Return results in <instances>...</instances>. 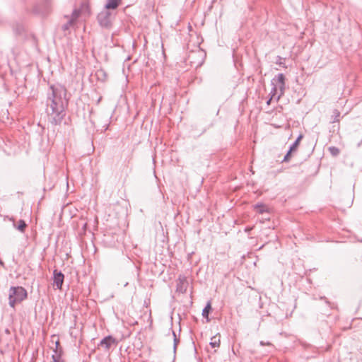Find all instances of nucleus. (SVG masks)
I'll use <instances>...</instances> for the list:
<instances>
[{
  "label": "nucleus",
  "mask_w": 362,
  "mask_h": 362,
  "mask_svg": "<svg viewBox=\"0 0 362 362\" xmlns=\"http://www.w3.org/2000/svg\"><path fill=\"white\" fill-rule=\"evenodd\" d=\"M66 88L59 83L50 85L46 100V112L48 121L52 125L62 123L66 113L65 108L68 104Z\"/></svg>",
  "instance_id": "obj_1"
},
{
  "label": "nucleus",
  "mask_w": 362,
  "mask_h": 362,
  "mask_svg": "<svg viewBox=\"0 0 362 362\" xmlns=\"http://www.w3.org/2000/svg\"><path fill=\"white\" fill-rule=\"evenodd\" d=\"M285 80L284 75L283 74H279L271 81L272 88L269 95L276 96V101H279L281 97L284 95L286 87Z\"/></svg>",
  "instance_id": "obj_2"
},
{
  "label": "nucleus",
  "mask_w": 362,
  "mask_h": 362,
  "mask_svg": "<svg viewBox=\"0 0 362 362\" xmlns=\"http://www.w3.org/2000/svg\"><path fill=\"white\" fill-rule=\"evenodd\" d=\"M27 298L26 290L21 286H12L9 289V305L14 308L16 304L21 302Z\"/></svg>",
  "instance_id": "obj_3"
},
{
  "label": "nucleus",
  "mask_w": 362,
  "mask_h": 362,
  "mask_svg": "<svg viewBox=\"0 0 362 362\" xmlns=\"http://www.w3.org/2000/svg\"><path fill=\"white\" fill-rule=\"evenodd\" d=\"M112 12L104 9L97 16V20L99 25L105 28H110L112 25Z\"/></svg>",
  "instance_id": "obj_4"
},
{
  "label": "nucleus",
  "mask_w": 362,
  "mask_h": 362,
  "mask_svg": "<svg viewBox=\"0 0 362 362\" xmlns=\"http://www.w3.org/2000/svg\"><path fill=\"white\" fill-rule=\"evenodd\" d=\"M53 286L57 289H61L64 283V276L62 272L54 269L53 272Z\"/></svg>",
  "instance_id": "obj_5"
},
{
  "label": "nucleus",
  "mask_w": 362,
  "mask_h": 362,
  "mask_svg": "<svg viewBox=\"0 0 362 362\" xmlns=\"http://www.w3.org/2000/svg\"><path fill=\"white\" fill-rule=\"evenodd\" d=\"M63 350L59 341L55 343L54 354H52L53 362H63L62 358Z\"/></svg>",
  "instance_id": "obj_6"
},
{
  "label": "nucleus",
  "mask_w": 362,
  "mask_h": 362,
  "mask_svg": "<svg viewBox=\"0 0 362 362\" xmlns=\"http://www.w3.org/2000/svg\"><path fill=\"white\" fill-rule=\"evenodd\" d=\"M117 344V340L112 336L109 335V336L104 337L100 341L99 345L102 347H104L105 350H109L112 344Z\"/></svg>",
  "instance_id": "obj_7"
},
{
  "label": "nucleus",
  "mask_w": 362,
  "mask_h": 362,
  "mask_svg": "<svg viewBox=\"0 0 362 362\" xmlns=\"http://www.w3.org/2000/svg\"><path fill=\"white\" fill-rule=\"evenodd\" d=\"M122 0H107L105 9L107 11L115 10L120 4Z\"/></svg>",
  "instance_id": "obj_8"
},
{
  "label": "nucleus",
  "mask_w": 362,
  "mask_h": 362,
  "mask_svg": "<svg viewBox=\"0 0 362 362\" xmlns=\"http://www.w3.org/2000/svg\"><path fill=\"white\" fill-rule=\"evenodd\" d=\"M13 226L21 233H23L27 228V224L25 221L19 220L17 224H13Z\"/></svg>",
  "instance_id": "obj_9"
},
{
  "label": "nucleus",
  "mask_w": 362,
  "mask_h": 362,
  "mask_svg": "<svg viewBox=\"0 0 362 362\" xmlns=\"http://www.w3.org/2000/svg\"><path fill=\"white\" fill-rule=\"evenodd\" d=\"M210 345L213 348L219 347L220 346V336H214L211 339Z\"/></svg>",
  "instance_id": "obj_10"
},
{
  "label": "nucleus",
  "mask_w": 362,
  "mask_h": 362,
  "mask_svg": "<svg viewBox=\"0 0 362 362\" xmlns=\"http://www.w3.org/2000/svg\"><path fill=\"white\" fill-rule=\"evenodd\" d=\"M80 13H81L80 10L74 9L69 19L76 24L77 18L80 16Z\"/></svg>",
  "instance_id": "obj_11"
},
{
  "label": "nucleus",
  "mask_w": 362,
  "mask_h": 362,
  "mask_svg": "<svg viewBox=\"0 0 362 362\" xmlns=\"http://www.w3.org/2000/svg\"><path fill=\"white\" fill-rule=\"evenodd\" d=\"M303 137V136L302 134H300L296 139V140L292 144L289 148H291V151H296Z\"/></svg>",
  "instance_id": "obj_12"
},
{
  "label": "nucleus",
  "mask_w": 362,
  "mask_h": 362,
  "mask_svg": "<svg viewBox=\"0 0 362 362\" xmlns=\"http://www.w3.org/2000/svg\"><path fill=\"white\" fill-rule=\"evenodd\" d=\"M211 310V303L208 302L205 308L202 310V316L205 318H207V321H209V314L210 310Z\"/></svg>",
  "instance_id": "obj_13"
},
{
  "label": "nucleus",
  "mask_w": 362,
  "mask_h": 362,
  "mask_svg": "<svg viewBox=\"0 0 362 362\" xmlns=\"http://www.w3.org/2000/svg\"><path fill=\"white\" fill-rule=\"evenodd\" d=\"M75 23H73L69 19L68 20L67 23L62 25V28L64 32L68 31L71 28H74L75 26Z\"/></svg>",
  "instance_id": "obj_14"
},
{
  "label": "nucleus",
  "mask_w": 362,
  "mask_h": 362,
  "mask_svg": "<svg viewBox=\"0 0 362 362\" xmlns=\"http://www.w3.org/2000/svg\"><path fill=\"white\" fill-rule=\"evenodd\" d=\"M255 209H257L259 214H263L267 211V206L262 204H257L255 206Z\"/></svg>",
  "instance_id": "obj_15"
},
{
  "label": "nucleus",
  "mask_w": 362,
  "mask_h": 362,
  "mask_svg": "<svg viewBox=\"0 0 362 362\" xmlns=\"http://www.w3.org/2000/svg\"><path fill=\"white\" fill-rule=\"evenodd\" d=\"M333 120L332 122H339V117H340V112L338 110H334L333 111Z\"/></svg>",
  "instance_id": "obj_16"
},
{
  "label": "nucleus",
  "mask_w": 362,
  "mask_h": 362,
  "mask_svg": "<svg viewBox=\"0 0 362 362\" xmlns=\"http://www.w3.org/2000/svg\"><path fill=\"white\" fill-rule=\"evenodd\" d=\"M329 151L334 156H338L340 153L339 149L335 146H330L329 148Z\"/></svg>",
  "instance_id": "obj_17"
},
{
  "label": "nucleus",
  "mask_w": 362,
  "mask_h": 362,
  "mask_svg": "<svg viewBox=\"0 0 362 362\" xmlns=\"http://www.w3.org/2000/svg\"><path fill=\"white\" fill-rule=\"evenodd\" d=\"M293 152H294V151H291V149L289 148L287 153L285 155L282 162H285V163L288 162L291 158V154Z\"/></svg>",
  "instance_id": "obj_18"
},
{
  "label": "nucleus",
  "mask_w": 362,
  "mask_h": 362,
  "mask_svg": "<svg viewBox=\"0 0 362 362\" xmlns=\"http://www.w3.org/2000/svg\"><path fill=\"white\" fill-rule=\"evenodd\" d=\"M173 332V334L174 336V344H173V348H174V351L176 350V348H177V344H179L180 342V339L177 338L176 337V334L175 333L174 331H172Z\"/></svg>",
  "instance_id": "obj_19"
},
{
  "label": "nucleus",
  "mask_w": 362,
  "mask_h": 362,
  "mask_svg": "<svg viewBox=\"0 0 362 362\" xmlns=\"http://www.w3.org/2000/svg\"><path fill=\"white\" fill-rule=\"evenodd\" d=\"M259 344H260L261 346H265V345H267V346H272V343H270V342H264V341H261Z\"/></svg>",
  "instance_id": "obj_20"
},
{
  "label": "nucleus",
  "mask_w": 362,
  "mask_h": 362,
  "mask_svg": "<svg viewBox=\"0 0 362 362\" xmlns=\"http://www.w3.org/2000/svg\"><path fill=\"white\" fill-rule=\"evenodd\" d=\"M271 95V96H270V98L267 101V105H269V104H270V103H271V101H272V100L273 98H276V96H272V95Z\"/></svg>",
  "instance_id": "obj_21"
},
{
  "label": "nucleus",
  "mask_w": 362,
  "mask_h": 362,
  "mask_svg": "<svg viewBox=\"0 0 362 362\" xmlns=\"http://www.w3.org/2000/svg\"><path fill=\"white\" fill-rule=\"evenodd\" d=\"M276 63L279 65H283V63L281 62V58L279 57V61H277Z\"/></svg>",
  "instance_id": "obj_22"
},
{
  "label": "nucleus",
  "mask_w": 362,
  "mask_h": 362,
  "mask_svg": "<svg viewBox=\"0 0 362 362\" xmlns=\"http://www.w3.org/2000/svg\"><path fill=\"white\" fill-rule=\"evenodd\" d=\"M179 281L180 282H186L187 281H186L185 278L181 277V278H180Z\"/></svg>",
  "instance_id": "obj_23"
},
{
  "label": "nucleus",
  "mask_w": 362,
  "mask_h": 362,
  "mask_svg": "<svg viewBox=\"0 0 362 362\" xmlns=\"http://www.w3.org/2000/svg\"><path fill=\"white\" fill-rule=\"evenodd\" d=\"M0 265L4 266V263L2 260L0 259Z\"/></svg>",
  "instance_id": "obj_24"
}]
</instances>
